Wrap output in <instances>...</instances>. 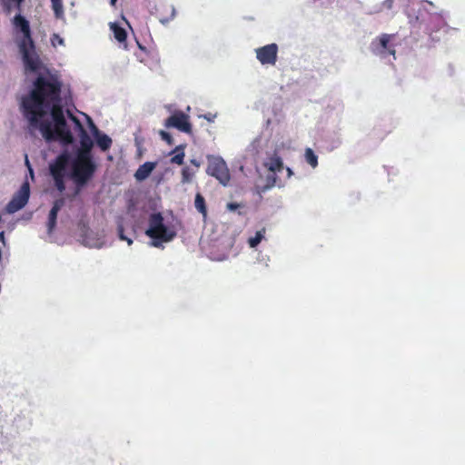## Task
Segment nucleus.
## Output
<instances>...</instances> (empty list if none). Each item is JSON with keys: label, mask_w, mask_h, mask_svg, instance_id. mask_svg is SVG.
Masks as SVG:
<instances>
[{"label": "nucleus", "mask_w": 465, "mask_h": 465, "mask_svg": "<svg viewBox=\"0 0 465 465\" xmlns=\"http://www.w3.org/2000/svg\"><path fill=\"white\" fill-rule=\"evenodd\" d=\"M62 87L56 74H39L30 92L22 97L20 110L29 127L38 129L45 141H60L63 145H69L74 136L64 117Z\"/></svg>", "instance_id": "f257e3e1"}, {"label": "nucleus", "mask_w": 465, "mask_h": 465, "mask_svg": "<svg viewBox=\"0 0 465 465\" xmlns=\"http://www.w3.org/2000/svg\"><path fill=\"white\" fill-rule=\"evenodd\" d=\"M24 2L25 0H0V5L6 15H10L13 11H18L11 21L15 42L25 71L35 73L40 69L42 63L35 51L30 23L20 14Z\"/></svg>", "instance_id": "f03ea898"}, {"label": "nucleus", "mask_w": 465, "mask_h": 465, "mask_svg": "<svg viewBox=\"0 0 465 465\" xmlns=\"http://www.w3.org/2000/svg\"><path fill=\"white\" fill-rule=\"evenodd\" d=\"M146 235L153 239L152 246L161 247L162 242L172 241L176 233L167 228L163 223V217L161 213H152L149 217V227L145 232Z\"/></svg>", "instance_id": "7ed1b4c3"}, {"label": "nucleus", "mask_w": 465, "mask_h": 465, "mask_svg": "<svg viewBox=\"0 0 465 465\" xmlns=\"http://www.w3.org/2000/svg\"><path fill=\"white\" fill-rule=\"evenodd\" d=\"M95 171L96 164L94 161L74 160L73 162L71 177L76 185L74 195L80 193L81 188L94 176Z\"/></svg>", "instance_id": "20e7f679"}, {"label": "nucleus", "mask_w": 465, "mask_h": 465, "mask_svg": "<svg viewBox=\"0 0 465 465\" xmlns=\"http://www.w3.org/2000/svg\"><path fill=\"white\" fill-rule=\"evenodd\" d=\"M206 173L215 177L223 185H227L231 180L229 169L222 157L208 156Z\"/></svg>", "instance_id": "39448f33"}, {"label": "nucleus", "mask_w": 465, "mask_h": 465, "mask_svg": "<svg viewBox=\"0 0 465 465\" xmlns=\"http://www.w3.org/2000/svg\"><path fill=\"white\" fill-rule=\"evenodd\" d=\"M30 196V185L28 182H25L20 189L15 193L11 201L6 205V210L10 213H14L24 208L28 203Z\"/></svg>", "instance_id": "423d86ee"}, {"label": "nucleus", "mask_w": 465, "mask_h": 465, "mask_svg": "<svg viewBox=\"0 0 465 465\" xmlns=\"http://www.w3.org/2000/svg\"><path fill=\"white\" fill-rule=\"evenodd\" d=\"M165 127H173L181 132L191 134L193 133L192 124L189 122V116L182 111L174 112L164 123Z\"/></svg>", "instance_id": "0eeeda50"}, {"label": "nucleus", "mask_w": 465, "mask_h": 465, "mask_svg": "<svg viewBox=\"0 0 465 465\" xmlns=\"http://www.w3.org/2000/svg\"><path fill=\"white\" fill-rule=\"evenodd\" d=\"M392 37V35L382 34L375 38L371 45V52L381 56H385L387 54L395 55L394 46L390 45Z\"/></svg>", "instance_id": "6e6552de"}, {"label": "nucleus", "mask_w": 465, "mask_h": 465, "mask_svg": "<svg viewBox=\"0 0 465 465\" xmlns=\"http://www.w3.org/2000/svg\"><path fill=\"white\" fill-rule=\"evenodd\" d=\"M256 58L262 64L274 65L278 57V45L269 44L255 49Z\"/></svg>", "instance_id": "1a4fd4ad"}, {"label": "nucleus", "mask_w": 465, "mask_h": 465, "mask_svg": "<svg viewBox=\"0 0 465 465\" xmlns=\"http://www.w3.org/2000/svg\"><path fill=\"white\" fill-rule=\"evenodd\" d=\"M70 161L71 153L64 150L49 165L51 176L66 175Z\"/></svg>", "instance_id": "9d476101"}, {"label": "nucleus", "mask_w": 465, "mask_h": 465, "mask_svg": "<svg viewBox=\"0 0 465 465\" xmlns=\"http://www.w3.org/2000/svg\"><path fill=\"white\" fill-rule=\"evenodd\" d=\"M64 205V198H59V199H56L54 203H53V206L49 212V215H48V223H47V228H48V232L51 233L55 225H56V220H57V214H58V212L62 209V207Z\"/></svg>", "instance_id": "9b49d317"}, {"label": "nucleus", "mask_w": 465, "mask_h": 465, "mask_svg": "<svg viewBox=\"0 0 465 465\" xmlns=\"http://www.w3.org/2000/svg\"><path fill=\"white\" fill-rule=\"evenodd\" d=\"M264 166L272 173L281 172L283 169V162L282 158L274 153L270 155L264 162Z\"/></svg>", "instance_id": "f8f14e48"}, {"label": "nucleus", "mask_w": 465, "mask_h": 465, "mask_svg": "<svg viewBox=\"0 0 465 465\" xmlns=\"http://www.w3.org/2000/svg\"><path fill=\"white\" fill-rule=\"evenodd\" d=\"M156 166V163L153 162H145L136 170L134 173V177L137 181L145 180L151 173L154 170Z\"/></svg>", "instance_id": "ddd939ff"}, {"label": "nucleus", "mask_w": 465, "mask_h": 465, "mask_svg": "<svg viewBox=\"0 0 465 465\" xmlns=\"http://www.w3.org/2000/svg\"><path fill=\"white\" fill-rule=\"evenodd\" d=\"M110 28L114 34V37L115 38V40H117L121 45H124V48H126L127 33L125 29L120 26L117 23H111Z\"/></svg>", "instance_id": "4468645a"}, {"label": "nucleus", "mask_w": 465, "mask_h": 465, "mask_svg": "<svg viewBox=\"0 0 465 465\" xmlns=\"http://www.w3.org/2000/svg\"><path fill=\"white\" fill-rule=\"evenodd\" d=\"M96 140V143L98 147L105 152L110 149L112 146L113 141L112 139L105 134H100L99 135L94 137Z\"/></svg>", "instance_id": "2eb2a0df"}, {"label": "nucleus", "mask_w": 465, "mask_h": 465, "mask_svg": "<svg viewBox=\"0 0 465 465\" xmlns=\"http://www.w3.org/2000/svg\"><path fill=\"white\" fill-rule=\"evenodd\" d=\"M194 206L196 210L203 214V218L207 217V207L205 203L204 197L197 193L194 199Z\"/></svg>", "instance_id": "dca6fc26"}, {"label": "nucleus", "mask_w": 465, "mask_h": 465, "mask_svg": "<svg viewBox=\"0 0 465 465\" xmlns=\"http://www.w3.org/2000/svg\"><path fill=\"white\" fill-rule=\"evenodd\" d=\"M184 147H185V145H178L174 148L173 153H174L175 155L171 158L172 163H175L178 165H182L183 163V159L185 156Z\"/></svg>", "instance_id": "f3484780"}, {"label": "nucleus", "mask_w": 465, "mask_h": 465, "mask_svg": "<svg viewBox=\"0 0 465 465\" xmlns=\"http://www.w3.org/2000/svg\"><path fill=\"white\" fill-rule=\"evenodd\" d=\"M304 157L307 163L312 168H316L318 166V156L314 153L312 149L306 148Z\"/></svg>", "instance_id": "a211bd4d"}, {"label": "nucleus", "mask_w": 465, "mask_h": 465, "mask_svg": "<svg viewBox=\"0 0 465 465\" xmlns=\"http://www.w3.org/2000/svg\"><path fill=\"white\" fill-rule=\"evenodd\" d=\"M92 149L93 148L84 149V147H80L78 152H77V155H76L75 160L94 161L93 155H92Z\"/></svg>", "instance_id": "6ab92c4d"}, {"label": "nucleus", "mask_w": 465, "mask_h": 465, "mask_svg": "<svg viewBox=\"0 0 465 465\" xmlns=\"http://www.w3.org/2000/svg\"><path fill=\"white\" fill-rule=\"evenodd\" d=\"M79 137H80V147H84V149L94 147V142L86 131H83L82 134H79Z\"/></svg>", "instance_id": "aec40b11"}, {"label": "nucleus", "mask_w": 465, "mask_h": 465, "mask_svg": "<svg viewBox=\"0 0 465 465\" xmlns=\"http://www.w3.org/2000/svg\"><path fill=\"white\" fill-rule=\"evenodd\" d=\"M51 2L55 17L62 18L64 16L63 0H51Z\"/></svg>", "instance_id": "412c9836"}, {"label": "nucleus", "mask_w": 465, "mask_h": 465, "mask_svg": "<svg viewBox=\"0 0 465 465\" xmlns=\"http://www.w3.org/2000/svg\"><path fill=\"white\" fill-rule=\"evenodd\" d=\"M163 7L164 9H166V11H168L170 13V15L169 16H160L159 20H160V22L162 24H166V23H168L170 20H172L174 17V15H175V9L171 5H164Z\"/></svg>", "instance_id": "4be33fe9"}, {"label": "nucleus", "mask_w": 465, "mask_h": 465, "mask_svg": "<svg viewBox=\"0 0 465 465\" xmlns=\"http://www.w3.org/2000/svg\"><path fill=\"white\" fill-rule=\"evenodd\" d=\"M194 173L189 167H183L182 169V183H188L192 181Z\"/></svg>", "instance_id": "5701e85b"}, {"label": "nucleus", "mask_w": 465, "mask_h": 465, "mask_svg": "<svg viewBox=\"0 0 465 465\" xmlns=\"http://www.w3.org/2000/svg\"><path fill=\"white\" fill-rule=\"evenodd\" d=\"M66 175L52 176L56 189L63 193L65 190L64 178Z\"/></svg>", "instance_id": "b1692460"}, {"label": "nucleus", "mask_w": 465, "mask_h": 465, "mask_svg": "<svg viewBox=\"0 0 465 465\" xmlns=\"http://www.w3.org/2000/svg\"><path fill=\"white\" fill-rule=\"evenodd\" d=\"M263 238V234L261 231L257 232L255 236L254 237H251L249 239V245L252 247V248H254L256 247L262 241V239Z\"/></svg>", "instance_id": "393cba45"}, {"label": "nucleus", "mask_w": 465, "mask_h": 465, "mask_svg": "<svg viewBox=\"0 0 465 465\" xmlns=\"http://www.w3.org/2000/svg\"><path fill=\"white\" fill-rule=\"evenodd\" d=\"M117 232H118V237L122 240V241H125L127 242L128 245H131L133 243V240L126 237L124 233V226L122 224H119L118 227H117Z\"/></svg>", "instance_id": "a878e982"}, {"label": "nucleus", "mask_w": 465, "mask_h": 465, "mask_svg": "<svg viewBox=\"0 0 465 465\" xmlns=\"http://www.w3.org/2000/svg\"><path fill=\"white\" fill-rule=\"evenodd\" d=\"M159 134L161 136V138L165 141L169 145H173V139L172 137V135L165 132V131H160L159 132Z\"/></svg>", "instance_id": "bb28decb"}, {"label": "nucleus", "mask_w": 465, "mask_h": 465, "mask_svg": "<svg viewBox=\"0 0 465 465\" xmlns=\"http://www.w3.org/2000/svg\"><path fill=\"white\" fill-rule=\"evenodd\" d=\"M89 124H90V127H91L92 133L94 137L99 135L100 134H102L90 118H89Z\"/></svg>", "instance_id": "cd10ccee"}, {"label": "nucleus", "mask_w": 465, "mask_h": 465, "mask_svg": "<svg viewBox=\"0 0 465 465\" xmlns=\"http://www.w3.org/2000/svg\"><path fill=\"white\" fill-rule=\"evenodd\" d=\"M242 205L237 203H227V209L231 212L236 211L238 208H240Z\"/></svg>", "instance_id": "c85d7f7f"}, {"label": "nucleus", "mask_w": 465, "mask_h": 465, "mask_svg": "<svg viewBox=\"0 0 465 465\" xmlns=\"http://www.w3.org/2000/svg\"><path fill=\"white\" fill-rule=\"evenodd\" d=\"M74 128L76 131L79 132V134H82L83 131H86L82 124L81 121H77V123L74 124Z\"/></svg>", "instance_id": "c756f323"}, {"label": "nucleus", "mask_w": 465, "mask_h": 465, "mask_svg": "<svg viewBox=\"0 0 465 465\" xmlns=\"http://www.w3.org/2000/svg\"><path fill=\"white\" fill-rule=\"evenodd\" d=\"M68 118L75 124L77 121H80L75 115H74L69 110H67Z\"/></svg>", "instance_id": "7c9ffc66"}, {"label": "nucleus", "mask_w": 465, "mask_h": 465, "mask_svg": "<svg viewBox=\"0 0 465 465\" xmlns=\"http://www.w3.org/2000/svg\"><path fill=\"white\" fill-rule=\"evenodd\" d=\"M215 116H216L215 114L209 113V114H204L203 118L206 119L208 122H213Z\"/></svg>", "instance_id": "2f4dec72"}, {"label": "nucleus", "mask_w": 465, "mask_h": 465, "mask_svg": "<svg viewBox=\"0 0 465 465\" xmlns=\"http://www.w3.org/2000/svg\"><path fill=\"white\" fill-rule=\"evenodd\" d=\"M393 0H385L383 5L388 8L391 9L392 7Z\"/></svg>", "instance_id": "473e14b6"}, {"label": "nucleus", "mask_w": 465, "mask_h": 465, "mask_svg": "<svg viewBox=\"0 0 465 465\" xmlns=\"http://www.w3.org/2000/svg\"><path fill=\"white\" fill-rule=\"evenodd\" d=\"M191 163L193 164L194 166L196 167H199L200 166V162H198L197 160L195 159H192L191 160Z\"/></svg>", "instance_id": "72a5a7b5"}, {"label": "nucleus", "mask_w": 465, "mask_h": 465, "mask_svg": "<svg viewBox=\"0 0 465 465\" xmlns=\"http://www.w3.org/2000/svg\"><path fill=\"white\" fill-rule=\"evenodd\" d=\"M0 241L5 243V232H0Z\"/></svg>", "instance_id": "f704fd0d"}, {"label": "nucleus", "mask_w": 465, "mask_h": 465, "mask_svg": "<svg viewBox=\"0 0 465 465\" xmlns=\"http://www.w3.org/2000/svg\"><path fill=\"white\" fill-rule=\"evenodd\" d=\"M54 37L57 39V43H59L60 45L64 44V40L60 38L57 35H54Z\"/></svg>", "instance_id": "c9c22d12"}, {"label": "nucleus", "mask_w": 465, "mask_h": 465, "mask_svg": "<svg viewBox=\"0 0 465 465\" xmlns=\"http://www.w3.org/2000/svg\"><path fill=\"white\" fill-rule=\"evenodd\" d=\"M25 163H26V164H27V166L29 167V170H30L31 173H33V171H32V169H31V167H30L29 160H28L27 156H25Z\"/></svg>", "instance_id": "e433bc0d"}, {"label": "nucleus", "mask_w": 465, "mask_h": 465, "mask_svg": "<svg viewBox=\"0 0 465 465\" xmlns=\"http://www.w3.org/2000/svg\"><path fill=\"white\" fill-rule=\"evenodd\" d=\"M286 170H287L288 175L291 176L292 174L291 168L287 167Z\"/></svg>", "instance_id": "4c0bfd02"}, {"label": "nucleus", "mask_w": 465, "mask_h": 465, "mask_svg": "<svg viewBox=\"0 0 465 465\" xmlns=\"http://www.w3.org/2000/svg\"><path fill=\"white\" fill-rule=\"evenodd\" d=\"M117 0H110V3L112 5H115V3H116Z\"/></svg>", "instance_id": "58836bf2"}]
</instances>
